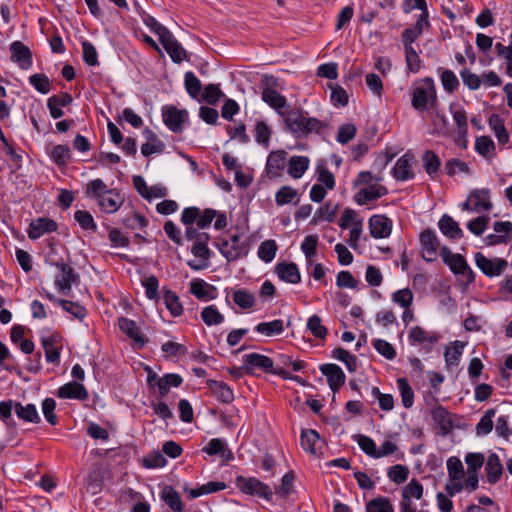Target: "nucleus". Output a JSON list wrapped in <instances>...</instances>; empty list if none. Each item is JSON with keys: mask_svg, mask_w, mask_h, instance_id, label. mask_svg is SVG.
<instances>
[{"mask_svg": "<svg viewBox=\"0 0 512 512\" xmlns=\"http://www.w3.org/2000/svg\"><path fill=\"white\" fill-rule=\"evenodd\" d=\"M297 190L293 189L290 186H283L278 190V192L275 195V202L277 205L282 206L285 204H289L294 202L297 204L299 202V199L294 201L297 198Z\"/></svg>", "mask_w": 512, "mask_h": 512, "instance_id": "50", "label": "nucleus"}, {"mask_svg": "<svg viewBox=\"0 0 512 512\" xmlns=\"http://www.w3.org/2000/svg\"><path fill=\"white\" fill-rule=\"evenodd\" d=\"M412 9H419L421 10V14L416 21L413 29L418 31L421 35L425 27H429L430 23L428 20V11H427V2H415L414 5H410V2H406L404 6V12L408 13Z\"/></svg>", "mask_w": 512, "mask_h": 512, "instance_id": "32", "label": "nucleus"}, {"mask_svg": "<svg viewBox=\"0 0 512 512\" xmlns=\"http://www.w3.org/2000/svg\"><path fill=\"white\" fill-rule=\"evenodd\" d=\"M438 226L442 234L450 239H461L464 235L458 222L448 214L442 215L438 222Z\"/></svg>", "mask_w": 512, "mask_h": 512, "instance_id": "25", "label": "nucleus"}, {"mask_svg": "<svg viewBox=\"0 0 512 512\" xmlns=\"http://www.w3.org/2000/svg\"><path fill=\"white\" fill-rule=\"evenodd\" d=\"M277 252V244L274 240L263 241L258 248V257L266 262H271Z\"/></svg>", "mask_w": 512, "mask_h": 512, "instance_id": "51", "label": "nucleus"}, {"mask_svg": "<svg viewBox=\"0 0 512 512\" xmlns=\"http://www.w3.org/2000/svg\"><path fill=\"white\" fill-rule=\"evenodd\" d=\"M387 475L391 481L401 484L407 480L409 469L407 466L397 464L388 469Z\"/></svg>", "mask_w": 512, "mask_h": 512, "instance_id": "60", "label": "nucleus"}, {"mask_svg": "<svg viewBox=\"0 0 512 512\" xmlns=\"http://www.w3.org/2000/svg\"><path fill=\"white\" fill-rule=\"evenodd\" d=\"M495 409H488L476 425L477 435H487L493 429L492 418L495 416Z\"/></svg>", "mask_w": 512, "mask_h": 512, "instance_id": "55", "label": "nucleus"}, {"mask_svg": "<svg viewBox=\"0 0 512 512\" xmlns=\"http://www.w3.org/2000/svg\"><path fill=\"white\" fill-rule=\"evenodd\" d=\"M183 382L182 377L179 374L168 373L161 377V380L158 381V391L160 397H165L171 387H179Z\"/></svg>", "mask_w": 512, "mask_h": 512, "instance_id": "40", "label": "nucleus"}, {"mask_svg": "<svg viewBox=\"0 0 512 512\" xmlns=\"http://www.w3.org/2000/svg\"><path fill=\"white\" fill-rule=\"evenodd\" d=\"M159 41L175 63H180L186 58V51L174 38L170 31L166 33Z\"/></svg>", "mask_w": 512, "mask_h": 512, "instance_id": "18", "label": "nucleus"}, {"mask_svg": "<svg viewBox=\"0 0 512 512\" xmlns=\"http://www.w3.org/2000/svg\"><path fill=\"white\" fill-rule=\"evenodd\" d=\"M447 470L450 481H460L464 474V468L458 457L452 456L447 460Z\"/></svg>", "mask_w": 512, "mask_h": 512, "instance_id": "53", "label": "nucleus"}, {"mask_svg": "<svg viewBox=\"0 0 512 512\" xmlns=\"http://www.w3.org/2000/svg\"><path fill=\"white\" fill-rule=\"evenodd\" d=\"M275 273L281 280L287 283L298 284L301 281L298 267L293 262L278 263L275 267Z\"/></svg>", "mask_w": 512, "mask_h": 512, "instance_id": "22", "label": "nucleus"}, {"mask_svg": "<svg viewBox=\"0 0 512 512\" xmlns=\"http://www.w3.org/2000/svg\"><path fill=\"white\" fill-rule=\"evenodd\" d=\"M201 318L207 326L219 325L224 321V316L219 312L215 305L203 308Z\"/></svg>", "mask_w": 512, "mask_h": 512, "instance_id": "47", "label": "nucleus"}, {"mask_svg": "<svg viewBox=\"0 0 512 512\" xmlns=\"http://www.w3.org/2000/svg\"><path fill=\"white\" fill-rule=\"evenodd\" d=\"M367 512H394L393 506L386 497H377L370 500L366 507Z\"/></svg>", "mask_w": 512, "mask_h": 512, "instance_id": "56", "label": "nucleus"}, {"mask_svg": "<svg viewBox=\"0 0 512 512\" xmlns=\"http://www.w3.org/2000/svg\"><path fill=\"white\" fill-rule=\"evenodd\" d=\"M233 301L241 309H250L255 305L253 293L246 289H238L233 293Z\"/></svg>", "mask_w": 512, "mask_h": 512, "instance_id": "46", "label": "nucleus"}, {"mask_svg": "<svg viewBox=\"0 0 512 512\" xmlns=\"http://www.w3.org/2000/svg\"><path fill=\"white\" fill-rule=\"evenodd\" d=\"M320 371L327 377V382L333 392H337L345 383V374L336 364H323Z\"/></svg>", "mask_w": 512, "mask_h": 512, "instance_id": "19", "label": "nucleus"}, {"mask_svg": "<svg viewBox=\"0 0 512 512\" xmlns=\"http://www.w3.org/2000/svg\"><path fill=\"white\" fill-rule=\"evenodd\" d=\"M490 190L488 188L475 189L469 195L473 200V208L475 212L489 211L493 205L490 200Z\"/></svg>", "mask_w": 512, "mask_h": 512, "instance_id": "28", "label": "nucleus"}, {"mask_svg": "<svg viewBox=\"0 0 512 512\" xmlns=\"http://www.w3.org/2000/svg\"><path fill=\"white\" fill-rule=\"evenodd\" d=\"M57 229L58 224L54 220L46 217H39L29 224L27 234L30 239L35 240L43 234L55 232Z\"/></svg>", "mask_w": 512, "mask_h": 512, "instance_id": "16", "label": "nucleus"}, {"mask_svg": "<svg viewBox=\"0 0 512 512\" xmlns=\"http://www.w3.org/2000/svg\"><path fill=\"white\" fill-rule=\"evenodd\" d=\"M184 85H185V89H186L187 93L192 98H197L202 90V84H201L200 80L191 71H188L185 73Z\"/></svg>", "mask_w": 512, "mask_h": 512, "instance_id": "52", "label": "nucleus"}, {"mask_svg": "<svg viewBox=\"0 0 512 512\" xmlns=\"http://www.w3.org/2000/svg\"><path fill=\"white\" fill-rule=\"evenodd\" d=\"M423 496V486L417 479H412L402 491V499L411 500V497L420 499Z\"/></svg>", "mask_w": 512, "mask_h": 512, "instance_id": "61", "label": "nucleus"}, {"mask_svg": "<svg viewBox=\"0 0 512 512\" xmlns=\"http://www.w3.org/2000/svg\"><path fill=\"white\" fill-rule=\"evenodd\" d=\"M431 414L433 420L438 424L441 434L448 435L453 429L452 414L441 405L435 407Z\"/></svg>", "mask_w": 512, "mask_h": 512, "instance_id": "24", "label": "nucleus"}, {"mask_svg": "<svg viewBox=\"0 0 512 512\" xmlns=\"http://www.w3.org/2000/svg\"><path fill=\"white\" fill-rule=\"evenodd\" d=\"M485 471L487 475V481L490 484H496L503 474V466L499 456L496 453H491L488 456Z\"/></svg>", "mask_w": 512, "mask_h": 512, "instance_id": "27", "label": "nucleus"}, {"mask_svg": "<svg viewBox=\"0 0 512 512\" xmlns=\"http://www.w3.org/2000/svg\"><path fill=\"white\" fill-rule=\"evenodd\" d=\"M325 441L320 438L319 433L313 429L302 430L301 445L303 449L314 456L323 453Z\"/></svg>", "mask_w": 512, "mask_h": 512, "instance_id": "12", "label": "nucleus"}, {"mask_svg": "<svg viewBox=\"0 0 512 512\" xmlns=\"http://www.w3.org/2000/svg\"><path fill=\"white\" fill-rule=\"evenodd\" d=\"M191 253L198 257L200 260H189L187 261V265L195 271H200L208 268L210 266V258H211V251L208 248V245L198 244L196 242H193V245L191 247Z\"/></svg>", "mask_w": 512, "mask_h": 512, "instance_id": "17", "label": "nucleus"}, {"mask_svg": "<svg viewBox=\"0 0 512 512\" xmlns=\"http://www.w3.org/2000/svg\"><path fill=\"white\" fill-rule=\"evenodd\" d=\"M338 212V205L331 208L329 202L321 206L314 214L311 223L316 224L319 221L333 222Z\"/></svg>", "mask_w": 512, "mask_h": 512, "instance_id": "42", "label": "nucleus"}, {"mask_svg": "<svg viewBox=\"0 0 512 512\" xmlns=\"http://www.w3.org/2000/svg\"><path fill=\"white\" fill-rule=\"evenodd\" d=\"M307 113L301 109H292L284 113V123L286 129L293 134L296 138H301L305 128V120H307Z\"/></svg>", "mask_w": 512, "mask_h": 512, "instance_id": "8", "label": "nucleus"}, {"mask_svg": "<svg viewBox=\"0 0 512 512\" xmlns=\"http://www.w3.org/2000/svg\"><path fill=\"white\" fill-rule=\"evenodd\" d=\"M369 230L373 238H387L392 231V221L385 215H372L369 219Z\"/></svg>", "mask_w": 512, "mask_h": 512, "instance_id": "14", "label": "nucleus"}, {"mask_svg": "<svg viewBox=\"0 0 512 512\" xmlns=\"http://www.w3.org/2000/svg\"><path fill=\"white\" fill-rule=\"evenodd\" d=\"M488 124L500 144H506L509 142L508 131L504 125V121L498 114H492L489 117Z\"/></svg>", "mask_w": 512, "mask_h": 512, "instance_id": "36", "label": "nucleus"}, {"mask_svg": "<svg viewBox=\"0 0 512 512\" xmlns=\"http://www.w3.org/2000/svg\"><path fill=\"white\" fill-rule=\"evenodd\" d=\"M216 287L206 283L201 279H194L190 283V292L199 300H212L216 296L211 292H215Z\"/></svg>", "mask_w": 512, "mask_h": 512, "instance_id": "31", "label": "nucleus"}, {"mask_svg": "<svg viewBox=\"0 0 512 512\" xmlns=\"http://www.w3.org/2000/svg\"><path fill=\"white\" fill-rule=\"evenodd\" d=\"M163 298L166 308L174 317L182 314L183 308L176 293L171 290H165Z\"/></svg>", "mask_w": 512, "mask_h": 512, "instance_id": "49", "label": "nucleus"}, {"mask_svg": "<svg viewBox=\"0 0 512 512\" xmlns=\"http://www.w3.org/2000/svg\"><path fill=\"white\" fill-rule=\"evenodd\" d=\"M15 413L17 417L25 422L39 423L40 416L34 404L22 405L20 402L15 403Z\"/></svg>", "mask_w": 512, "mask_h": 512, "instance_id": "35", "label": "nucleus"}, {"mask_svg": "<svg viewBox=\"0 0 512 512\" xmlns=\"http://www.w3.org/2000/svg\"><path fill=\"white\" fill-rule=\"evenodd\" d=\"M161 500L165 502L169 508L174 512H183L184 504L180 498L179 493L170 485H166L161 493Z\"/></svg>", "mask_w": 512, "mask_h": 512, "instance_id": "30", "label": "nucleus"}, {"mask_svg": "<svg viewBox=\"0 0 512 512\" xmlns=\"http://www.w3.org/2000/svg\"><path fill=\"white\" fill-rule=\"evenodd\" d=\"M223 96L224 94L217 84H208L202 94L203 100L209 105H216Z\"/></svg>", "mask_w": 512, "mask_h": 512, "instance_id": "58", "label": "nucleus"}, {"mask_svg": "<svg viewBox=\"0 0 512 512\" xmlns=\"http://www.w3.org/2000/svg\"><path fill=\"white\" fill-rule=\"evenodd\" d=\"M55 266L60 271L59 275L55 279V285L60 291L66 293L71 290L72 284L79 280V276L71 266L67 265L63 261L56 262Z\"/></svg>", "mask_w": 512, "mask_h": 512, "instance_id": "11", "label": "nucleus"}, {"mask_svg": "<svg viewBox=\"0 0 512 512\" xmlns=\"http://www.w3.org/2000/svg\"><path fill=\"white\" fill-rule=\"evenodd\" d=\"M244 370L247 374H252L253 368H259L266 373L276 374L283 379L294 380L300 384H304V381L296 375L287 372L282 367H274L273 360L265 355L258 353H250L244 357Z\"/></svg>", "mask_w": 512, "mask_h": 512, "instance_id": "1", "label": "nucleus"}, {"mask_svg": "<svg viewBox=\"0 0 512 512\" xmlns=\"http://www.w3.org/2000/svg\"><path fill=\"white\" fill-rule=\"evenodd\" d=\"M164 124L174 133H180L183 130V123L188 117V112L184 109H178L176 106H165L162 109Z\"/></svg>", "mask_w": 512, "mask_h": 512, "instance_id": "6", "label": "nucleus"}, {"mask_svg": "<svg viewBox=\"0 0 512 512\" xmlns=\"http://www.w3.org/2000/svg\"><path fill=\"white\" fill-rule=\"evenodd\" d=\"M236 486L247 495H256L267 501L273 499L272 489L265 483L255 477L237 476L235 479Z\"/></svg>", "mask_w": 512, "mask_h": 512, "instance_id": "4", "label": "nucleus"}, {"mask_svg": "<svg viewBox=\"0 0 512 512\" xmlns=\"http://www.w3.org/2000/svg\"><path fill=\"white\" fill-rule=\"evenodd\" d=\"M425 86H418L412 93V106L418 111H426L437 103V94L432 78L423 80Z\"/></svg>", "mask_w": 512, "mask_h": 512, "instance_id": "3", "label": "nucleus"}, {"mask_svg": "<svg viewBox=\"0 0 512 512\" xmlns=\"http://www.w3.org/2000/svg\"><path fill=\"white\" fill-rule=\"evenodd\" d=\"M255 330L268 337L279 335L284 331L283 321L275 319L271 322H261L255 327Z\"/></svg>", "mask_w": 512, "mask_h": 512, "instance_id": "41", "label": "nucleus"}, {"mask_svg": "<svg viewBox=\"0 0 512 512\" xmlns=\"http://www.w3.org/2000/svg\"><path fill=\"white\" fill-rule=\"evenodd\" d=\"M440 337L439 333L427 331L421 326L412 327L408 335L411 345L428 344L429 348L427 350H430L432 345L439 341Z\"/></svg>", "mask_w": 512, "mask_h": 512, "instance_id": "15", "label": "nucleus"}, {"mask_svg": "<svg viewBox=\"0 0 512 512\" xmlns=\"http://www.w3.org/2000/svg\"><path fill=\"white\" fill-rule=\"evenodd\" d=\"M477 267L488 277L499 276L508 266V262L502 258L489 259L481 252L475 254Z\"/></svg>", "mask_w": 512, "mask_h": 512, "instance_id": "7", "label": "nucleus"}, {"mask_svg": "<svg viewBox=\"0 0 512 512\" xmlns=\"http://www.w3.org/2000/svg\"><path fill=\"white\" fill-rule=\"evenodd\" d=\"M271 135V127L265 121L257 120L254 127L255 141L264 148H268L270 144Z\"/></svg>", "mask_w": 512, "mask_h": 512, "instance_id": "38", "label": "nucleus"}, {"mask_svg": "<svg viewBox=\"0 0 512 512\" xmlns=\"http://www.w3.org/2000/svg\"><path fill=\"white\" fill-rule=\"evenodd\" d=\"M383 190L386 192V189L383 187H378L376 185H371L367 188L361 189L358 193L355 195V201L359 205H364L368 201H372L375 199L380 198L384 193L381 192Z\"/></svg>", "mask_w": 512, "mask_h": 512, "instance_id": "39", "label": "nucleus"}, {"mask_svg": "<svg viewBox=\"0 0 512 512\" xmlns=\"http://www.w3.org/2000/svg\"><path fill=\"white\" fill-rule=\"evenodd\" d=\"M203 451L208 455H220L224 460L229 461L233 459V453L228 449L223 440L219 438L211 439L208 444L203 448Z\"/></svg>", "mask_w": 512, "mask_h": 512, "instance_id": "33", "label": "nucleus"}, {"mask_svg": "<svg viewBox=\"0 0 512 512\" xmlns=\"http://www.w3.org/2000/svg\"><path fill=\"white\" fill-rule=\"evenodd\" d=\"M50 157L58 166H65L71 157V150L68 145H56L52 148Z\"/></svg>", "mask_w": 512, "mask_h": 512, "instance_id": "48", "label": "nucleus"}, {"mask_svg": "<svg viewBox=\"0 0 512 512\" xmlns=\"http://www.w3.org/2000/svg\"><path fill=\"white\" fill-rule=\"evenodd\" d=\"M29 83L40 93L47 94L51 89V81L42 73L33 74L29 77Z\"/></svg>", "mask_w": 512, "mask_h": 512, "instance_id": "57", "label": "nucleus"}, {"mask_svg": "<svg viewBox=\"0 0 512 512\" xmlns=\"http://www.w3.org/2000/svg\"><path fill=\"white\" fill-rule=\"evenodd\" d=\"M218 249L228 262L245 257L248 254V247L245 242H240V236L232 235L230 240H223Z\"/></svg>", "mask_w": 512, "mask_h": 512, "instance_id": "5", "label": "nucleus"}, {"mask_svg": "<svg viewBox=\"0 0 512 512\" xmlns=\"http://www.w3.org/2000/svg\"><path fill=\"white\" fill-rule=\"evenodd\" d=\"M109 190L101 179H94L86 185L85 194L98 202Z\"/></svg>", "mask_w": 512, "mask_h": 512, "instance_id": "43", "label": "nucleus"}, {"mask_svg": "<svg viewBox=\"0 0 512 512\" xmlns=\"http://www.w3.org/2000/svg\"><path fill=\"white\" fill-rule=\"evenodd\" d=\"M207 386L212 391L213 395L223 403H230L234 399V394L231 388L222 381L207 380Z\"/></svg>", "mask_w": 512, "mask_h": 512, "instance_id": "29", "label": "nucleus"}, {"mask_svg": "<svg viewBox=\"0 0 512 512\" xmlns=\"http://www.w3.org/2000/svg\"><path fill=\"white\" fill-rule=\"evenodd\" d=\"M119 329L130 339L134 341L140 348L144 347L147 340L141 334L139 327L136 325L135 321L120 317L118 319Z\"/></svg>", "mask_w": 512, "mask_h": 512, "instance_id": "21", "label": "nucleus"}, {"mask_svg": "<svg viewBox=\"0 0 512 512\" xmlns=\"http://www.w3.org/2000/svg\"><path fill=\"white\" fill-rule=\"evenodd\" d=\"M287 152L284 150L272 151L266 161L265 172L270 179L278 178L286 166Z\"/></svg>", "mask_w": 512, "mask_h": 512, "instance_id": "10", "label": "nucleus"}, {"mask_svg": "<svg viewBox=\"0 0 512 512\" xmlns=\"http://www.w3.org/2000/svg\"><path fill=\"white\" fill-rule=\"evenodd\" d=\"M422 162L424 170L429 176H434L438 173L441 162L439 157L433 151H425L422 156Z\"/></svg>", "mask_w": 512, "mask_h": 512, "instance_id": "44", "label": "nucleus"}, {"mask_svg": "<svg viewBox=\"0 0 512 512\" xmlns=\"http://www.w3.org/2000/svg\"><path fill=\"white\" fill-rule=\"evenodd\" d=\"M74 219L78 222L80 227L84 230H96V223L90 212L86 210H77L74 213Z\"/></svg>", "mask_w": 512, "mask_h": 512, "instance_id": "64", "label": "nucleus"}, {"mask_svg": "<svg viewBox=\"0 0 512 512\" xmlns=\"http://www.w3.org/2000/svg\"><path fill=\"white\" fill-rule=\"evenodd\" d=\"M307 329L312 333V335L316 338L324 339L328 330L326 326L322 324V320L318 315H312L307 321Z\"/></svg>", "mask_w": 512, "mask_h": 512, "instance_id": "54", "label": "nucleus"}, {"mask_svg": "<svg viewBox=\"0 0 512 512\" xmlns=\"http://www.w3.org/2000/svg\"><path fill=\"white\" fill-rule=\"evenodd\" d=\"M124 199L115 189H110L97 203L106 213L116 212L123 204Z\"/></svg>", "mask_w": 512, "mask_h": 512, "instance_id": "26", "label": "nucleus"}, {"mask_svg": "<svg viewBox=\"0 0 512 512\" xmlns=\"http://www.w3.org/2000/svg\"><path fill=\"white\" fill-rule=\"evenodd\" d=\"M440 79L444 90L448 93L454 92L459 86V80L451 70H443L440 74Z\"/></svg>", "mask_w": 512, "mask_h": 512, "instance_id": "63", "label": "nucleus"}, {"mask_svg": "<svg viewBox=\"0 0 512 512\" xmlns=\"http://www.w3.org/2000/svg\"><path fill=\"white\" fill-rule=\"evenodd\" d=\"M310 160L306 156H292L288 165V174L294 179L302 177L309 167Z\"/></svg>", "mask_w": 512, "mask_h": 512, "instance_id": "34", "label": "nucleus"}, {"mask_svg": "<svg viewBox=\"0 0 512 512\" xmlns=\"http://www.w3.org/2000/svg\"><path fill=\"white\" fill-rule=\"evenodd\" d=\"M57 303L63 308V310L72 314L77 319L82 320L86 317V309L78 303L65 299H59L57 300Z\"/></svg>", "mask_w": 512, "mask_h": 512, "instance_id": "59", "label": "nucleus"}, {"mask_svg": "<svg viewBox=\"0 0 512 512\" xmlns=\"http://www.w3.org/2000/svg\"><path fill=\"white\" fill-rule=\"evenodd\" d=\"M413 160V156L410 154H404L401 156L393 170V177L398 181H406L412 179L414 177V172L412 171L411 161Z\"/></svg>", "mask_w": 512, "mask_h": 512, "instance_id": "23", "label": "nucleus"}, {"mask_svg": "<svg viewBox=\"0 0 512 512\" xmlns=\"http://www.w3.org/2000/svg\"><path fill=\"white\" fill-rule=\"evenodd\" d=\"M440 256L442 261L450 268L453 274L461 275L467 284L474 282V272L461 254L452 253L447 246H443L440 250Z\"/></svg>", "mask_w": 512, "mask_h": 512, "instance_id": "2", "label": "nucleus"}, {"mask_svg": "<svg viewBox=\"0 0 512 512\" xmlns=\"http://www.w3.org/2000/svg\"><path fill=\"white\" fill-rule=\"evenodd\" d=\"M11 60L18 66L27 70L32 66V53L28 46L21 41H15L10 45Z\"/></svg>", "mask_w": 512, "mask_h": 512, "instance_id": "13", "label": "nucleus"}, {"mask_svg": "<svg viewBox=\"0 0 512 512\" xmlns=\"http://www.w3.org/2000/svg\"><path fill=\"white\" fill-rule=\"evenodd\" d=\"M57 396L61 399L86 400L89 394L84 385L76 381H71L57 390Z\"/></svg>", "mask_w": 512, "mask_h": 512, "instance_id": "20", "label": "nucleus"}, {"mask_svg": "<svg viewBox=\"0 0 512 512\" xmlns=\"http://www.w3.org/2000/svg\"><path fill=\"white\" fill-rule=\"evenodd\" d=\"M420 244L422 247V257L427 262H433L437 257L439 240L435 232L431 229H425L420 234Z\"/></svg>", "mask_w": 512, "mask_h": 512, "instance_id": "9", "label": "nucleus"}, {"mask_svg": "<svg viewBox=\"0 0 512 512\" xmlns=\"http://www.w3.org/2000/svg\"><path fill=\"white\" fill-rule=\"evenodd\" d=\"M397 386L401 394V401L405 408H411L414 403V392L406 378L397 379Z\"/></svg>", "mask_w": 512, "mask_h": 512, "instance_id": "45", "label": "nucleus"}, {"mask_svg": "<svg viewBox=\"0 0 512 512\" xmlns=\"http://www.w3.org/2000/svg\"><path fill=\"white\" fill-rule=\"evenodd\" d=\"M317 180L321 183L324 187H326L329 190L334 189L335 187V177L332 172H330L325 164H319L317 166Z\"/></svg>", "mask_w": 512, "mask_h": 512, "instance_id": "62", "label": "nucleus"}, {"mask_svg": "<svg viewBox=\"0 0 512 512\" xmlns=\"http://www.w3.org/2000/svg\"><path fill=\"white\" fill-rule=\"evenodd\" d=\"M262 100L270 107L274 108L280 116H284L283 108L287 107V99L285 96L277 92V90L262 92Z\"/></svg>", "mask_w": 512, "mask_h": 512, "instance_id": "37", "label": "nucleus"}]
</instances>
